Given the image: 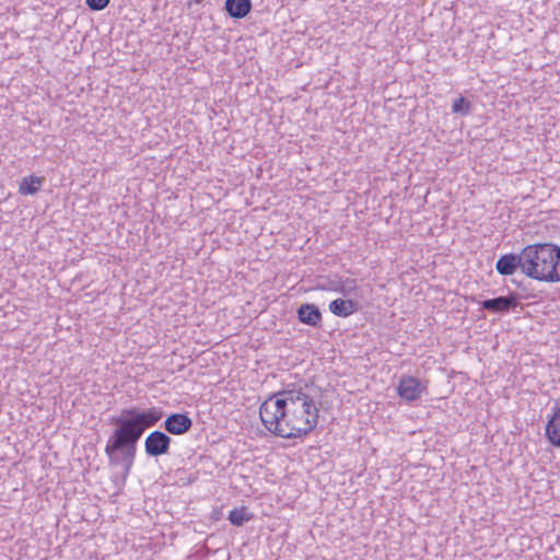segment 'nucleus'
Instances as JSON below:
<instances>
[{
    "instance_id": "obj_5",
    "label": "nucleus",
    "mask_w": 560,
    "mask_h": 560,
    "mask_svg": "<svg viewBox=\"0 0 560 560\" xmlns=\"http://www.w3.org/2000/svg\"><path fill=\"white\" fill-rule=\"evenodd\" d=\"M170 445L171 438L162 431L151 432L144 441L145 453L153 457L167 454L170 451Z\"/></svg>"
},
{
    "instance_id": "obj_2",
    "label": "nucleus",
    "mask_w": 560,
    "mask_h": 560,
    "mask_svg": "<svg viewBox=\"0 0 560 560\" xmlns=\"http://www.w3.org/2000/svg\"><path fill=\"white\" fill-rule=\"evenodd\" d=\"M162 417V410L155 407L144 411L132 408L122 410V416L115 420L118 428L108 439L105 453L110 466L121 465L122 482L126 481L133 465L137 442L144 430L153 427Z\"/></svg>"
},
{
    "instance_id": "obj_8",
    "label": "nucleus",
    "mask_w": 560,
    "mask_h": 560,
    "mask_svg": "<svg viewBox=\"0 0 560 560\" xmlns=\"http://www.w3.org/2000/svg\"><path fill=\"white\" fill-rule=\"evenodd\" d=\"M483 310L493 312V313H502L508 312L511 308L517 306V300L514 295L506 296H498L494 299L485 300L481 303Z\"/></svg>"
},
{
    "instance_id": "obj_6",
    "label": "nucleus",
    "mask_w": 560,
    "mask_h": 560,
    "mask_svg": "<svg viewBox=\"0 0 560 560\" xmlns=\"http://www.w3.org/2000/svg\"><path fill=\"white\" fill-rule=\"evenodd\" d=\"M424 390L425 386L413 376H402L397 387L400 398L407 401H413L420 398Z\"/></svg>"
},
{
    "instance_id": "obj_10",
    "label": "nucleus",
    "mask_w": 560,
    "mask_h": 560,
    "mask_svg": "<svg viewBox=\"0 0 560 560\" xmlns=\"http://www.w3.org/2000/svg\"><path fill=\"white\" fill-rule=\"evenodd\" d=\"M224 9L228 14L236 20L245 18L252 10L250 0H225Z\"/></svg>"
},
{
    "instance_id": "obj_1",
    "label": "nucleus",
    "mask_w": 560,
    "mask_h": 560,
    "mask_svg": "<svg viewBox=\"0 0 560 560\" xmlns=\"http://www.w3.org/2000/svg\"><path fill=\"white\" fill-rule=\"evenodd\" d=\"M319 408L315 399L302 390H284L259 408L265 428L284 439L302 438L317 425Z\"/></svg>"
},
{
    "instance_id": "obj_9",
    "label": "nucleus",
    "mask_w": 560,
    "mask_h": 560,
    "mask_svg": "<svg viewBox=\"0 0 560 560\" xmlns=\"http://www.w3.org/2000/svg\"><path fill=\"white\" fill-rule=\"evenodd\" d=\"M298 318L303 324L316 327L320 324L322 314L314 304H302L298 310Z\"/></svg>"
},
{
    "instance_id": "obj_15",
    "label": "nucleus",
    "mask_w": 560,
    "mask_h": 560,
    "mask_svg": "<svg viewBox=\"0 0 560 560\" xmlns=\"http://www.w3.org/2000/svg\"><path fill=\"white\" fill-rule=\"evenodd\" d=\"M452 110L455 114L468 115L470 112V103L463 96L453 102Z\"/></svg>"
},
{
    "instance_id": "obj_11",
    "label": "nucleus",
    "mask_w": 560,
    "mask_h": 560,
    "mask_svg": "<svg viewBox=\"0 0 560 560\" xmlns=\"http://www.w3.org/2000/svg\"><path fill=\"white\" fill-rule=\"evenodd\" d=\"M546 435L553 446L560 447V407L555 408L552 416L548 420Z\"/></svg>"
},
{
    "instance_id": "obj_4",
    "label": "nucleus",
    "mask_w": 560,
    "mask_h": 560,
    "mask_svg": "<svg viewBox=\"0 0 560 560\" xmlns=\"http://www.w3.org/2000/svg\"><path fill=\"white\" fill-rule=\"evenodd\" d=\"M525 257V247L521 250L520 254L502 255L495 264V269L502 276L513 275L516 269H520L522 273L526 276Z\"/></svg>"
},
{
    "instance_id": "obj_3",
    "label": "nucleus",
    "mask_w": 560,
    "mask_h": 560,
    "mask_svg": "<svg viewBox=\"0 0 560 560\" xmlns=\"http://www.w3.org/2000/svg\"><path fill=\"white\" fill-rule=\"evenodd\" d=\"M526 277L548 283L560 282V246L537 243L525 246Z\"/></svg>"
},
{
    "instance_id": "obj_14",
    "label": "nucleus",
    "mask_w": 560,
    "mask_h": 560,
    "mask_svg": "<svg viewBox=\"0 0 560 560\" xmlns=\"http://www.w3.org/2000/svg\"><path fill=\"white\" fill-rule=\"evenodd\" d=\"M252 515L246 508L234 509L229 514V521L235 526H242L245 522L249 521Z\"/></svg>"
},
{
    "instance_id": "obj_12",
    "label": "nucleus",
    "mask_w": 560,
    "mask_h": 560,
    "mask_svg": "<svg viewBox=\"0 0 560 560\" xmlns=\"http://www.w3.org/2000/svg\"><path fill=\"white\" fill-rule=\"evenodd\" d=\"M330 312L339 317H347L358 311V303L352 300L336 299L329 304Z\"/></svg>"
},
{
    "instance_id": "obj_13",
    "label": "nucleus",
    "mask_w": 560,
    "mask_h": 560,
    "mask_svg": "<svg viewBox=\"0 0 560 560\" xmlns=\"http://www.w3.org/2000/svg\"><path fill=\"white\" fill-rule=\"evenodd\" d=\"M44 178L45 177H24L20 184L19 191L22 195L36 194L43 186Z\"/></svg>"
},
{
    "instance_id": "obj_7",
    "label": "nucleus",
    "mask_w": 560,
    "mask_h": 560,
    "mask_svg": "<svg viewBox=\"0 0 560 560\" xmlns=\"http://www.w3.org/2000/svg\"><path fill=\"white\" fill-rule=\"evenodd\" d=\"M192 427L191 419L186 413H172L165 422V430L174 435H180L188 432Z\"/></svg>"
},
{
    "instance_id": "obj_16",
    "label": "nucleus",
    "mask_w": 560,
    "mask_h": 560,
    "mask_svg": "<svg viewBox=\"0 0 560 560\" xmlns=\"http://www.w3.org/2000/svg\"><path fill=\"white\" fill-rule=\"evenodd\" d=\"M110 0H85L86 5L93 11H101L105 9Z\"/></svg>"
}]
</instances>
